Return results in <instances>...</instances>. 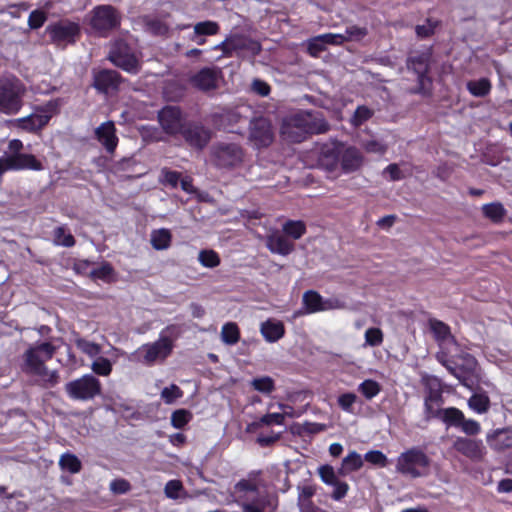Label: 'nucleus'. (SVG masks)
<instances>
[{"label": "nucleus", "mask_w": 512, "mask_h": 512, "mask_svg": "<svg viewBox=\"0 0 512 512\" xmlns=\"http://www.w3.org/2000/svg\"><path fill=\"white\" fill-rule=\"evenodd\" d=\"M363 155L358 148L341 141H330L322 144L318 152V165L323 170L338 177L360 169Z\"/></svg>", "instance_id": "f257e3e1"}, {"label": "nucleus", "mask_w": 512, "mask_h": 512, "mask_svg": "<svg viewBox=\"0 0 512 512\" xmlns=\"http://www.w3.org/2000/svg\"><path fill=\"white\" fill-rule=\"evenodd\" d=\"M261 481L249 477L238 481L232 491L235 503L241 507V512H275L278 501L275 496L261 493Z\"/></svg>", "instance_id": "f03ea898"}, {"label": "nucleus", "mask_w": 512, "mask_h": 512, "mask_svg": "<svg viewBox=\"0 0 512 512\" xmlns=\"http://www.w3.org/2000/svg\"><path fill=\"white\" fill-rule=\"evenodd\" d=\"M327 130L328 124L320 114L299 111L283 119L280 135L286 141L301 142L309 134L322 133Z\"/></svg>", "instance_id": "7ed1b4c3"}, {"label": "nucleus", "mask_w": 512, "mask_h": 512, "mask_svg": "<svg viewBox=\"0 0 512 512\" xmlns=\"http://www.w3.org/2000/svg\"><path fill=\"white\" fill-rule=\"evenodd\" d=\"M178 336L176 326H167L160 332L157 340L141 345L131 354L130 359L145 366L163 363L171 355Z\"/></svg>", "instance_id": "20e7f679"}, {"label": "nucleus", "mask_w": 512, "mask_h": 512, "mask_svg": "<svg viewBox=\"0 0 512 512\" xmlns=\"http://www.w3.org/2000/svg\"><path fill=\"white\" fill-rule=\"evenodd\" d=\"M55 347L49 342H43L30 347L25 352V369L37 376L45 386H54L58 383V374L55 370H48L44 363L51 359Z\"/></svg>", "instance_id": "39448f33"}, {"label": "nucleus", "mask_w": 512, "mask_h": 512, "mask_svg": "<svg viewBox=\"0 0 512 512\" xmlns=\"http://www.w3.org/2000/svg\"><path fill=\"white\" fill-rule=\"evenodd\" d=\"M58 109V100L49 101L44 105L35 107L30 115L11 120L10 126L19 131L38 134L47 126L51 118L57 114Z\"/></svg>", "instance_id": "423d86ee"}, {"label": "nucleus", "mask_w": 512, "mask_h": 512, "mask_svg": "<svg viewBox=\"0 0 512 512\" xmlns=\"http://www.w3.org/2000/svg\"><path fill=\"white\" fill-rule=\"evenodd\" d=\"M25 89L17 80L0 81V112L16 114L22 107Z\"/></svg>", "instance_id": "0eeeda50"}, {"label": "nucleus", "mask_w": 512, "mask_h": 512, "mask_svg": "<svg viewBox=\"0 0 512 512\" xmlns=\"http://www.w3.org/2000/svg\"><path fill=\"white\" fill-rule=\"evenodd\" d=\"M428 458L426 455L418 450H409L402 453L396 464V469L399 473L416 478L422 476L428 468Z\"/></svg>", "instance_id": "6e6552de"}, {"label": "nucleus", "mask_w": 512, "mask_h": 512, "mask_svg": "<svg viewBox=\"0 0 512 512\" xmlns=\"http://www.w3.org/2000/svg\"><path fill=\"white\" fill-rule=\"evenodd\" d=\"M65 391L72 399L89 400L100 394L101 383L93 375L86 374L76 380L68 382L65 385Z\"/></svg>", "instance_id": "1a4fd4ad"}, {"label": "nucleus", "mask_w": 512, "mask_h": 512, "mask_svg": "<svg viewBox=\"0 0 512 512\" xmlns=\"http://www.w3.org/2000/svg\"><path fill=\"white\" fill-rule=\"evenodd\" d=\"M119 23L120 16L110 5L97 6L90 12V25L95 32L101 35L116 28Z\"/></svg>", "instance_id": "9d476101"}, {"label": "nucleus", "mask_w": 512, "mask_h": 512, "mask_svg": "<svg viewBox=\"0 0 512 512\" xmlns=\"http://www.w3.org/2000/svg\"><path fill=\"white\" fill-rule=\"evenodd\" d=\"M41 171L43 165L33 154H6L0 157V177L7 171Z\"/></svg>", "instance_id": "9b49d317"}, {"label": "nucleus", "mask_w": 512, "mask_h": 512, "mask_svg": "<svg viewBox=\"0 0 512 512\" xmlns=\"http://www.w3.org/2000/svg\"><path fill=\"white\" fill-rule=\"evenodd\" d=\"M303 304L309 314L330 310H341L346 307L343 300L338 297L324 298L314 290L306 291L303 294Z\"/></svg>", "instance_id": "f8f14e48"}, {"label": "nucleus", "mask_w": 512, "mask_h": 512, "mask_svg": "<svg viewBox=\"0 0 512 512\" xmlns=\"http://www.w3.org/2000/svg\"><path fill=\"white\" fill-rule=\"evenodd\" d=\"M459 367H451L445 364L448 370L466 387L471 388L480 379V369L476 359L466 354L461 357Z\"/></svg>", "instance_id": "ddd939ff"}, {"label": "nucleus", "mask_w": 512, "mask_h": 512, "mask_svg": "<svg viewBox=\"0 0 512 512\" xmlns=\"http://www.w3.org/2000/svg\"><path fill=\"white\" fill-rule=\"evenodd\" d=\"M46 32L53 43L58 46H65L73 43L79 35L80 27L77 23L71 21H60L58 23L49 25Z\"/></svg>", "instance_id": "4468645a"}, {"label": "nucleus", "mask_w": 512, "mask_h": 512, "mask_svg": "<svg viewBox=\"0 0 512 512\" xmlns=\"http://www.w3.org/2000/svg\"><path fill=\"white\" fill-rule=\"evenodd\" d=\"M250 141L257 148L267 147L274 140L271 122L267 118H256L250 124Z\"/></svg>", "instance_id": "2eb2a0df"}, {"label": "nucleus", "mask_w": 512, "mask_h": 512, "mask_svg": "<svg viewBox=\"0 0 512 512\" xmlns=\"http://www.w3.org/2000/svg\"><path fill=\"white\" fill-rule=\"evenodd\" d=\"M243 160L242 149L235 144H227L217 147L214 150L215 164L222 168H233Z\"/></svg>", "instance_id": "dca6fc26"}, {"label": "nucleus", "mask_w": 512, "mask_h": 512, "mask_svg": "<svg viewBox=\"0 0 512 512\" xmlns=\"http://www.w3.org/2000/svg\"><path fill=\"white\" fill-rule=\"evenodd\" d=\"M454 449L471 459L472 461H480L483 459L486 449L481 440L457 437L453 443Z\"/></svg>", "instance_id": "f3484780"}, {"label": "nucleus", "mask_w": 512, "mask_h": 512, "mask_svg": "<svg viewBox=\"0 0 512 512\" xmlns=\"http://www.w3.org/2000/svg\"><path fill=\"white\" fill-rule=\"evenodd\" d=\"M267 248L274 254L286 256L294 251V244L286 235L275 230L266 238Z\"/></svg>", "instance_id": "a211bd4d"}, {"label": "nucleus", "mask_w": 512, "mask_h": 512, "mask_svg": "<svg viewBox=\"0 0 512 512\" xmlns=\"http://www.w3.org/2000/svg\"><path fill=\"white\" fill-rule=\"evenodd\" d=\"M159 122L169 134H176L181 130L182 121L180 110L176 107H165L159 112Z\"/></svg>", "instance_id": "6ab92c4d"}, {"label": "nucleus", "mask_w": 512, "mask_h": 512, "mask_svg": "<svg viewBox=\"0 0 512 512\" xmlns=\"http://www.w3.org/2000/svg\"><path fill=\"white\" fill-rule=\"evenodd\" d=\"M97 140L105 147L107 152L112 153L117 144L116 128L112 121L102 123L95 130Z\"/></svg>", "instance_id": "aec40b11"}, {"label": "nucleus", "mask_w": 512, "mask_h": 512, "mask_svg": "<svg viewBox=\"0 0 512 512\" xmlns=\"http://www.w3.org/2000/svg\"><path fill=\"white\" fill-rule=\"evenodd\" d=\"M219 71L214 68H204L191 78L193 86L200 90H211L216 88L219 80Z\"/></svg>", "instance_id": "412c9836"}, {"label": "nucleus", "mask_w": 512, "mask_h": 512, "mask_svg": "<svg viewBox=\"0 0 512 512\" xmlns=\"http://www.w3.org/2000/svg\"><path fill=\"white\" fill-rule=\"evenodd\" d=\"M110 60L129 73H137L140 68L139 60L134 54L121 50L111 52Z\"/></svg>", "instance_id": "4be33fe9"}, {"label": "nucleus", "mask_w": 512, "mask_h": 512, "mask_svg": "<svg viewBox=\"0 0 512 512\" xmlns=\"http://www.w3.org/2000/svg\"><path fill=\"white\" fill-rule=\"evenodd\" d=\"M119 85V74L113 70H102L94 75V87L101 92L116 89Z\"/></svg>", "instance_id": "5701e85b"}, {"label": "nucleus", "mask_w": 512, "mask_h": 512, "mask_svg": "<svg viewBox=\"0 0 512 512\" xmlns=\"http://www.w3.org/2000/svg\"><path fill=\"white\" fill-rule=\"evenodd\" d=\"M260 332L267 342L273 343L283 337L285 328L281 321L269 319L261 324Z\"/></svg>", "instance_id": "b1692460"}, {"label": "nucleus", "mask_w": 512, "mask_h": 512, "mask_svg": "<svg viewBox=\"0 0 512 512\" xmlns=\"http://www.w3.org/2000/svg\"><path fill=\"white\" fill-rule=\"evenodd\" d=\"M186 141L197 148L204 147L210 140V132L201 126H192L184 131Z\"/></svg>", "instance_id": "393cba45"}, {"label": "nucleus", "mask_w": 512, "mask_h": 512, "mask_svg": "<svg viewBox=\"0 0 512 512\" xmlns=\"http://www.w3.org/2000/svg\"><path fill=\"white\" fill-rule=\"evenodd\" d=\"M486 440L489 446L495 450L510 448L512 446V430H496L488 434Z\"/></svg>", "instance_id": "a878e982"}, {"label": "nucleus", "mask_w": 512, "mask_h": 512, "mask_svg": "<svg viewBox=\"0 0 512 512\" xmlns=\"http://www.w3.org/2000/svg\"><path fill=\"white\" fill-rule=\"evenodd\" d=\"M231 42L233 46V51H246L251 55H256L261 50V45L259 42L247 38L245 36H231Z\"/></svg>", "instance_id": "bb28decb"}, {"label": "nucleus", "mask_w": 512, "mask_h": 512, "mask_svg": "<svg viewBox=\"0 0 512 512\" xmlns=\"http://www.w3.org/2000/svg\"><path fill=\"white\" fill-rule=\"evenodd\" d=\"M172 240L171 232L166 228L153 230L150 235V243L155 250H166Z\"/></svg>", "instance_id": "cd10ccee"}, {"label": "nucleus", "mask_w": 512, "mask_h": 512, "mask_svg": "<svg viewBox=\"0 0 512 512\" xmlns=\"http://www.w3.org/2000/svg\"><path fill=\"white\" fill-rule=\"evenodd\" d=\"M363 466V459L360 454L355 451H351L342 460L339 474L345 476L353 471L359 470Z\"/></svg>", "instance_id": "c85d7f7f"}, {"label": "nucleus", "mask_w": 512, "mask_h": 512, "mask_svg": "<svg viewBox=\"0 0 512 512\" xmlns=\"http://www.w3.org/2000/svg\"><path fill=\"white\" fill-rule=\"evenodd\" d=\"M441 404H442L441 393H439V392L432 393L431 392L429 394V396H427L425 398V403H424L426 418L427 419L438 418L440 412H442V410H443L440 408Z\"/></svg>", "instance_id": "c756f323"}, {"label": "nucleus", "mask_w": 512, "mask_h": 512, "mask_svg": "<svg viewBox=\"0 0 512 512\" xmlns=\"http://www.w3.org/2000/svg\"><path fill=\"white\" fill-rule=\"evenodd\" d=\"M429 324L434 334V337L436 338L440 345L453 342V337L451 335L450 329L445 323L438 320H430Z\"/></svg>", "instance_id": "7c9ffc66"}, {"label": "nucleus", "mask_w": 512, "mask_h": 512, "mask_svg": "<svg viewBox=\"0 0 512 512\" xmlns=\"http://www.w3.org/2000/svg\"><path fill=\"white\" fill-rule=\"evenodd\" d=\"M467 90L475 97L487 96L492 88L491 82L487 78H480L467 82Z\"/></svg>", "instance_id": "2f4dec72"}, {"label": "nucleus", "mask_w": 512, "mask_h": 512, "mask_svg": "<svg viewBox=\"0 0 512 512\" xmlns=\"http://www.w3.org/2000/svg\"><path fill=\"white\" fill-rule=\"evenodd\" d=\"M438 418L448 426H455L460 428L461 422L464 418V414L461 410L454 407H450L443 409L442 412H440Z\"/></svg>", "instance_id": "473e14b6"}, {"label": "nucleus", "mask_w": 512, "mask_h": 512, "mask_svg": "<svg viewBox=\"0 0 512 512\" xmlns=\"http://www.w3.org/2000/svg\"><path fill=\"white\" fill-rule=\"evenodd\" d=\"M282 230L287 238L298 240L306 233V225L299 220H288L283 224Z\"/></svg>", "instance_id": "72a5a7b5"}, {"label": "nucleus", "mask_w": 512, "mask_h": 512, "mask_svg": "<svg viewBox=\"0 0 512 512\" xmlns=\"http://www.w3.org/2000/svg\"><path fill=\"white\" fill-rule=\"evenodd\" d=\"M221 340L227 345H234L240 339V331L236 323L228 322L222 326Z\"/></svg>", "instance_id": "f704fd0d"}, {"label": "nucleus", "mask_w": 512, "mask_h": 512, "mask_svg": "<svg viewBox=\"0 0 512 512\" xmlns=\"http://www.w3.org/2000/svg\"><path fill=\"white\" fill-rule=\"evenodd\" d=\"M468 406L478 414L486 413L490 407L489 397L484 393H476L469 398Z\"/></svg>", "instance_id": "c9c22d12"}, {"label": "nucleus", "mask_w": 512, "mask_h": 512, "mask_svg": "<svg viewBox=\"0 0 512 512\" xmlns=\"http://www.w3.org/2000/svg\"><path fill=\"white\" fill-rule=\"evenodd\" d=\"M483 214L494 222H499L506 214V210L499 202L485 204L482 207Z\"/></svg>", "instance_id": "e433bc0d"}, {"label": "nucleus", "mask_w": 512, "mask_h": 512, "mask_svg": "<svg viewBox=\"0 0 512 512\" xmlns=\"http://www.w3.org/2000/svg\"><path fill=\"white\" fill-rule=\"evenodd\" d=\"M76 347L88 357L94 359L101 354V346L84 338L75 340Z\"/></svg>", "instance_id": "4c0bfd02"}, {"label": "nucleus", "mask_w": 512, "mask_h": 512, "mask_svg": "<svg viewBox=\"0 0 512 512\" xmlns=\"http://www.w3.org/2000/svg\"><path fill=\"white\" fill-rule=\"evenodd\" d=\"M91 370L99 376L107 377L112 372V363L109 359L99 355L92 361Z\"/></svg>", "instance_id": "58836bf2"}, {"label": "nucleus", "mask_w": 512, "mask_h": 512, "mask_svg": "<svg viewBox=\"0 0 512 512\" xmlns=\"http://www.w3.org/2000/svg\"><path fill=\"white\" fill-rule=\"evenodd\" d=\"M59 465L63 470L70 473H77L81 469L80 460L73 454L65 453L60 457Z\"/></svg>", "instance_id": "ea45409f"}, {"label": "nucleus", "mask_w": 512, "mask_h": 512, "mask_svg": "<svg viewBox=\"0 0 512 512\" xmlns=\"http://www.w3.org/2000/svg\"><path fill=\"white\" fill-rule=\"evenodd\" d=\"M198 261L204 267L214 268L220 264V257L214 250L205 249L199 252Z\"/></svg>", "instance_id": "a19ab883"}, {"label": "nucleus", "mask_w": 512, "mask_h": 512, "mask_svg": "<svg viewBox=\"0 0 512 512\" xmlns=\"http://www.w3.org/2000/svg\"><path fill=\"white\" fill-rule=\"evenodd\" d=\"M183 395V391L175 384L163 388L160 393L161 399L166 404H174L178 399L182 398Z\"/></svg>", "instance_id": "79ce46f5"}, {"label": "nucleus", "mask_w": 512, "mask_h": 512, "mask_svg": "<svg viewBox=\"0 0 512 512\" xmlns=\"http://www.w3.org/2000/svg\"><path fill=\"white\" fill-rule=\"evenodd\" d=\"M192 417L190 411L178 409L171 414V425L176 429H181L192 420Z\"/></svg>", "instance_id": "37998d69"}, {"label": "nucleus", "mask_w": 512, "mask_h": 512, "mask_svg": "<svg viewBox=\"0 0 512 512\" xmlns=\"http://www.w3.org/2000/svg\"><path fill=\"white\" fill-rule=\"evenodd\" d=\"M358 390L363 394L366 399H372L376 397L380 391V384L374 380L367 379L358 386Z\"/></svg>", "instance_id": "c03bdc74"}, {"label": "nucleus", "mask_w": 512, "mask_h": 512, "mask_svg": "<svg viewBox=\"0 0 512 512\" xmlns=\"http://www.w3.org/2000/svg\"><path fill=\"white\" fill-rule=\"evenodd\" d=\"M219 31V25L215 21H203L198 22L194 25V35L202 36V35H215Z\"/></svg>", "instance_id": "a18cd8bd"}, {"label": "nucleus", "mask_w": 512, "mask_h": 512, "mask_svg": "<svg viewBox=\"0 0 512 512\" xmlns=\"http://www.w3.org/2000/svg\"><path fill=\"white\" fill-rule=\"evenodd\" d=\"M374 114V111L367 106H359L354 112L350 122L354 127H359L368 121Z\"/></svg>", "instance_id": "49530a36"}, {"label": "nucleus", "mask_w": 512, "mask_h": 512, "mask_svg": "<svg viewBox=\"0 0 512 512\" xmlns=\"http://www.w3.org/2000/svg\"><path fill=\"white\" fill-rule=\"evenodd\" d=\"M54 242L57 245L71 247L74 245L75 241L71 233L67 232L65 228L58 227L54 231Z\"/></svg>", "instance_id": "de8ad7c7"}, {"label": "nucleus", "mask_w": 512, "mask_h": 512, "mask_svg": "<svg viewBox=\"0 0 512 512\" xmlns=\"http://www.w3.org/2000/svg\"><path fill=\"white\" fill-rule=\"evenodd\" d=\"M365 344L368 346H379L383 342V333L379 328H369L365 332Z\"/></svg>", "instance_id": "09e8293b"}, {"label": "nucleus", "mask_w": 512, "mask_h": 512, "mask_svg": "<svg viewBox=\"0 0 512 512\" xmlns=\"http://www.w3.org/2000/svg\"><path fill=\"white\" fill-rule=\"evenodd\" d=\"M180 181V173L166 168L162 169L160 182L164 185H168L172 188H176Z\"/></svg>", "instance_id": "8fccbe9b"}, {"label": "nucleus", "mask_w": 512, "mask_h": 512, "mask_svg": "<svg viewBox=\"0 0 512 512\" xmlns=\"http://www.w3.org/2000/svg\"><path fill=\"white\" fill-rule=\"evenodd\" d=\"M367 35V30L362 27L350 26L347 27L342 37L344 38V42L346 41H359Z\"/></svg>", "instance_id": "3c124183"}, {"label": "nucleus", "mask_w": 512, "mask_h": 512, "mask_svg": "<svg viewBox=\"0 0 512 512\" xmlns=\"http://www.w3.org/2000/svg\"><path fill=\"white\" fill-rule=\"evenodd\" d=\"M251 384L255 390L262 393H270L274 389L273 380L267 376L254 379Z\"/></svg>", "instance_id": "603ef678"}, {"label": "nucleus", "mask_w": 512, "mask_h": 512, "mask_svg": "<svg viewBox=\"0 0 512 512\" xmlns=\"http://www.w3.org/2000/svg\"><path fill=\"white\" fill-rule=\"evenodd\" d=\"M183 490V485L178 480H170L166 483L164 493L167 498L177 499L180 496V492Z\"/></svg>", "instance_id": "864d4df0"}, {"label": "nucleus", "mask_w": 512, "mask_h": 512, "mask_svg": "<svg viewBox=\"0 0 512 512\" xmlns=\"http://www.w3.org/2000/svg\"><path fill=\"white\" fill-rule=\"evenodd\" d=\"M460 429L463 433L471 436L477 435L481 432V426L479 422L473 419H466L465 417L461 422Z\"/></svg>", "instance_id": "5fc2aeb1"}, {"label": "nucleus", "mask_w": 512, "mask_h": 512, "mask_svg": "<svg viewBox=\"0 0 512 512\" xmlns=\"http://www.w3.org/2000/svg\"><path fill=\"white\" fill-rule=\"evenodd\" d=\"M306 43L307 51L313 57H317L322 51L326 49L319 35L310 38Z\"/></svg>", "instance_id": "6e6d98bb"}, {"label": "nucleus", "mask_w": 512, "mask_h": 512, "mask_svg": "<svg viewBox=\"0 0 512 512\" xmlns=\"http://www.w3.org/2000/svg\"><path fill=\"white\" fill-rule=\"evenodd\" d=\"M365 460L371 464L385 467L388 463L387 457L378 450H372L365 454Z\"/></svg>", "instance_id": "4d7b16f0"}, {"label": "nucleus", "mask_w": 512, "mask_h": 512, "mask_svg": "<svg viewBox=\"0 0 512 512\" xmlns=\"http://www.w3.org/2000/svg\"><path fill=\"white\" fill-rule=\"evenodd\" d=\"M91 275L96 279L110 280L113 276V268L110 264L105 263L91 271Z\"/></svg>", "instance_id": "13d9d810"}, {"label": "nucleus", "mask_w": 512, "mask_h": 512, "mask_svg": "<svg viewBox=\"0 0 512 512\" xmlns=\"http://www.w3.org/2000/svg\"><path fill=\"white\" fill-rule=\"evenodd\" d=\"M356 400L357 396L355 394L345 393L338 397V404L344 411L351 413Z\"/></svg>", "instance_id": "bf43d9fd"}, {"label": "nucleus", "mask_w": 512, "mask_h": 512, "mask_svg": "<svg viewBox=\"0 0 512 512\" xmlns=\"http://www.w3.org/2000/svg\"><path fill=\"white\" fill-rule=\"evenodd\" d=\"M46 21V14L43 11L35 10L32 11L29 15L28 24L30 28L37 29L40 28L44 22Z\"/></svg>", "instance_id": "052dcab7"}, {"label": "nucleus", "mask_w": 512, "mask_h": 512, "mask_svg": "<svg viewBox=\"0 0 512 512\" xmlns=\"http://www.w3.org/2000/svg\"><path fill=\"white\" fill-rule=\"evenodd\" d=\"M319 475L327 485H333L338 481L334 469L328 465L319 468Z\"/></svg>", "instance_id": "680f3d73"}, {"label": "nucleus", "mask_w": 512, "mask_h": 512, "mask_svg": "<svg viewBox=\"0 0 512 512\" xmlns=\"http://www.w3.org/2000/svg\"><path fill=\"white\" fill-rule=\"evenodd\" d=\"M363 147L367 152L376 154H383L387 150L385 144L375 139L365 142Z\"/></svg>", "instance_id": "e2e57ef3"}, {"label": "nucleus", "mask_w": 512, "mask_h": 512, "mask_svg": "<svg viewBox=\"0 0 512 512\" xmlns=\"http://www.w3.org/2000/svg\"><path fill=\"white\" fill-rule=\"evenodd\" d=\"M332 486L334 487V490L332 493V498L334 500L342 499L343 497L346 496V494L349 490L348 484L346 482H342V481H337Z\"/></svg>", "instance_id": "0e129e2a"}, {"label": "nucleus", "mask_w": 512, "mask_h": 512, "mask_svg": "<svg viewBox=\"0 0 512 512\" xmlns=\"http://www.w3.org/2000/svg\"><path fill=\"white\" fill-rule=\"evenodd\" d=\"M319 37L323 41L325 47L327 45H340L344 43V38L342 37V34L327 33L319 35Z\"/></svg>", "instance_id": "69168bd1"}, {"label": "nucleus", "mask_w": 512, "mask_h": 512, "mask_svg": "<svg viewBox=\"0 0 512 512\" xmlns=\"http://www.w3.org/2000/svg\"><path fill=\"white\" fill-rule=\"evenodd\" d=\"M252 90L260 96H267L270 93V86L261 80H254Z\"/></svg>", "instance_id": "338daca9"}, {"label": "nucleus", "mask_w": 512, "mask_h": 512, "mask_svg": "<svg viewBox=\"0 0 512 512\" xmlns=\"http://www.w3.org/2000/svg\"><path fill=\"white\" fill-rule=\"evenodd\" d=\"M384 174H387L389 179L392 181L400 180L403 178V174L397 164L388 165L384 170Z\"/></svg>", "instance_id": "774afa93"}]
</instances>
